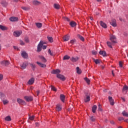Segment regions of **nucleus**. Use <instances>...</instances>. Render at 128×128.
I'll use <instances>...</instances> for the list:
<instances>
[{
  "mask_svg": "<svg viewBox=\"0 0 128 128\" xmlns=\"http://www.w3.org/2000/svg\"><path fill=\"white\" fill-rule=\"evenodd\" d=\"M70 24L72 28H74L76 26V23L74 21H72L70 22Z\"/></svg>",
  "mask_w": 128,
  "mask_h": 128,
  "instance_id": "nucleus-24",
  "label": "nucleus"
},
{
  "mask_svg": "<svg viewBox=\"0 0 128 128\" xmlns=\"http://www.w3.org/2000/svg\"><path fill=\"white\" fill-rule=\"evenodd\" d=\"M20 44L21 45V46H24V42H22V41H20Z\"/></svg>",
  "mask_w": 128,
  "mask_h": 128,
  "instance_id": "nucleus-55",
  "label": "nucleus"
},
{
  "mask_svg": "<svg viewBox=\"0 0 128 128\" xmlns=\"http://www.w3.org/2000/svg\"><path fill=\"white\" fill-rule=\"evenodd\" d=\"M84 80H86L87 84H90V79H88V78H85Z\"/></svg>",
  "mask_w": 128,
  "mask_h": 128,
  "instance_id": "nucleus-37",
  "label": "nucleus"
},
{
  "mask_svg": "<svg viewBox=\"0 0 128 128\" xmlns=\"http://www.w3.org/2000/svg\"><path fill=\"white\" fill-rule=\"evenodd\" d=\"M70 60H72V62H78V57H72L70 59Z\"/></svg>",
  "mask_w": 128,
  "mask_h": 128,
  "instance_id": "nucleus-22",
  "label": "nucleus"
},
{
  "mask_svg": "<svg viewBox=\"0 0 128 128\" xmlns=\"http://www.w3.org/2000/svg\"><path fill=\"white\" fill-rule=\"evenodd\" d=\"M44 44H46V42H44V41H41L40 42V43L38 45L37 52H40L42 51V48H43V50H46V46H44Z\"/></svg>",
  "mask_w": 128,
  "mask_h": 128,
  "instance_id": "nucleus-1",
  "label": "nucleus"
},
{
  "mask_svg": "<svg viewBox=\"0 0 128 128\" xmlns=\"http://www.w3.org/2000/svg\"><path fill=\"white\" fill-rule=\"evenodd\" d=\"M29 120H34V116H30L29 117Z\"/></svg>",
  "mask_w": 128,
  "mask_h": 128,
  "instance_id": "nucleus-45",
  "label": "nucleus"
},
{
  "mask_svg": "<svg viewBox=\"0 0 128 128\" xmlns=\"http://www.w3.org/2000/svg\"><path fill=\"white\" fill-rule=\"evenodd\" d=\"M60 100L62 102H64V100H66V96L64 95L61 94L60 95Z\"/></svg>",
  "mask_w": 128,
  "mask_h": 128,
  "instance_id": "nucleus-21",
  "label": "nucleus"
},
{
  "mask_svg": "<svg viewBox=\"0 0 128 128\" xmlns=\"http://www.w3.org/2000/svg\"><path fill=\"white\" fill-rule=\"evenodd\" d=\"M92 54H94V55H96V54L97 52H96V51H92Z\"/></svg>",
  "mask_w": 128,
  "mask_h": 128,
  "instance_id": "nucleus-59",
  "label": "nucleus"
},
{
  "mask_svg": "<svg viewBox=\"0 0 128 128\" xmlns=\"http://www.w3.org/2000/svg\"><path fill=\"white\" fill-rule=\"evenodd\" d=\"M3 64H4L5 66H8L10 64V61L6 60L2 62Z\"/></svg>",
  "mask_w": 128,
  "mask_h": 128,
  "instance_id": "nucleus-38",
  "label": "nucleus"
},
{
  "mask_svg": "<svg viewBox=\"0 0 128 128\" xmlns=\"http://www.w3.org/2000/svg\"><path fill=\"white\" fill-rule=\"evenodd\" d=\"M17 102L19 104H26V102L20 98H18Z\"/></svg>",
  "mask_w": 128,
  "mask_h": 128,
  "instance_id": "nucleus-10",
  "label": "nucleus"
},
{
  "mask_svg": "<svg viewBox=\"0 0 128 128\" xmlns=\"http://www.w3.org/2000/svg\"><path fill=\"white\" fill-rule=\"evenodd\" d=\"M121 98L122 100H123V102H126V100L124 99V98L121 97Z\"/></svg>",
  "mask_w": 128,
  "mask_h": 128,
  "instance_id": "nucleus-61",
  "label": "nucleus"
},
{
  "mask_svg": "<svg viewBox=\"0 0 128 128\" xmlns=\"http://www.w3.org/2000/svg\"><path fill=\"white\" fill-rule=\"evenodd\" d=\"M122 114L124 116H126L128 118V114L126 111H123L122 112Z\"/></svg>",
  "mask_w": 128,
  "mask_h": 128,
  "instance_id": "nucleus-34",
  "label": "nucleus"
},
{
  "mask_svg": "<svg viewBox=\"0 0 128 128\" xmlns=\"http://www.w3.org/2000/svg\"><path fill=\"white\" fill-rule=\"evenodd\" d=\"M96 108H98V106L96 105H94L92 107V112L93 114H96Z\"/></svg>",
  "mask_w": 128,
  "mask_h": 128,
  "instance_id": "nucleus-23",
  "label": "nucleus"
},
{
  "mask_svg": "<svg viewBox=\"0 0 128 128\" xmlns=\"http://www.w3.org/2000/svg\"><path fill=\"white\" fill-rule=\"evenodd\" d=\"M128 86L124 85V87H123V88H122V92H128Z\"/></svg>",
  "mask_w": 128,
  "mask_h": 128,
  "instance_id": "nucleus-25",
  "label": "nucleus"
},
{
  "mask_svg": "<svg viewBox=\"0 0 128 128\" xmlns=\"http://www.w3.org/2000/svg\"><path fill=\"white\" fill-rule=\"evenodd\" d=\"M10 22H18V18L14 16H12L10 18Z\"/></svg>",
  "mask_w": 128,
  "mask_h": 128,
  "instance_id": "nucleus-13",
  "label": "nucleus"
},
{
  "mask_svg": "<svg viewBox=\"0 0 128 128\" xmlns=\"http://www.w3.org/2000/svg\"><path fill=\"white\" fill-rule=\"evenodd\" d=\"M75 42H76V40H72L70 41V44H74Z\"/></svg>",
  "mask_w": 128,
  "mask_h": 128,
  "instance_id": "nucleus-47",
  "label": "nucleus"
},
{
  "mask_svg": "<svg viewBox=\"0 0 128 128\" xmlns=\"http://www.w3.org/2000/svg\"><path fill=\"white\" fill-rule=\"evenodd\" d=\"M54 8L56 10H60V6L58 4H54Z\"/></svg>",
  "mask_w": 128,
  "mask_h": 128,
  "instance_id": "nucleus-29",
  "label": "nucleus"
},
{
  "mask_svg": "<svg viewBox=\"0 0 128 128\" xmlns=\"http://www.w3.org/2000/svg\"><path fill=\"white\" fill-rule=\"evenodd\" d=\"M60 70L59 69L54 70L51 72V73L53 74H60Z\"/></svg>",
  "mask_w": 128,
  "mask_h": 128,
  "instance_id": "nucleus-6",
  "label": "nucleus"
},
{
  "mask_svg": "<svg viewBox=\"0 0 128 128\" xmlns=\"http://www.w3.org/2000/svg\"><path fill=\"white\" fill-rule=\"evenodd\" d=\"M36 25L38 28H42V24L40 22H36Z\"/></svg>",
  "mask_w": 128,
  "mask_h": 128,
  "instance_id": "nucleus-30",
  "label": "nucleus"
},
{
  "mask_svg": "<svg viewBox=\"0 0 128 128\" xmlns=\"http://www.w3.org/2000/svg\"><path fill=\"white\" fill-rule=\"evenodd\" d=\"M34 78H31L27 82L28 84H29L30 86H32V84H34Z\"/></svg>",
  "mask_w": 128,
  "mask_h": 128,
  "instance_id": "nucleus-5",
  "label": "nucleus"
},
{
  "mask_svg": "<svg viewBox=\"0 0 128 128\" xmlns=\"http://www.w3.org/2000/svg\"><path fill=\"white\" fill-rule=\"evenodd\" d=\"M86 98H84V102H88L90 100V94L88 93L86 94Z\"/></svg>",
  "mask_w": 128,
  "mask_h": 128,
  "instance_id": "nucleus-3",
  "label": "nucleus"
},
{
  "mask_svg": "<svg viewBox=\"0 0 128 128\" xmlns=\"http://www.w3.org/2000/svg\"><path fill=\"white\" fill-rule=\"evenodd\" d=\"M124 122H128V119L125 120H124Z\"/></svg>",
  "mask_w": 128,
  "mask_h": 128,
  "instance_id": "nucleus-63",
  "label": "nucleus"
},
{
  "mask_svg": "<svg viewBox=\"0 0 128 128\" xmlns=\"http://www.w3.org/2000/svg\"><path fill=\"white\" fill-rule=\"evenodd\" d=\"M112 42H107V45L108 46L109 48H112Z\"/></svg>",
  "mask_w": 128,
  "mask_h": 128,
  "instance_id": "nucleus-41",
  "label": "nucleus"
},
{
  "mask_svg": "<svg viewBox=\"0 0 128 128\" xmlns=\"http://www.w3.org/2000/svg\"><path fill=\"white\" fill-rule=\"evenodd\" d=\"M48 40L50 42H54V40L52 37H48Z\"/></svg>",
  "mask_w": 128,
  "mask_h": 128,
  "instance_id": "nucleus-44",
  "label": "nucleus"
},
{
  "mask_svg": "<svg viewBox=\"0 0 128 128\" xmlns=\"http://www.w3.org/2000/svg\"><path fill=\"white\" fill-rule=\"evenodd\" d=\"M90 120L91 122H94L96 120V118L94 117V116H92L90 118Z\"/></svg>",
  "mask_w": 128,
  "mask_h": 128,
  "instance_id": "nucleus-43",
  "label": "nucleus"
},
{
  "mask_svg": "<svg viewBox=\"0 0 128 128\" xmlns=\"http://www.w3.org/2000/svg\"><path fill=\"white\" fill-rule=\"evenodd\" d=\"M34 6H38V4H40V2L38 1V0H34L32 2Z\"/></svg>",
  "mask_w": 128,
  "mask_h": 128,
  "instance_id": "nucleus-26",
  "label": "nucleus"
},
{
  "mask_svg": "<svg viewBox=\"0 0 128 128\" xmlns=\"http://www.w3.org/2000/svg\"><path fill=\"white\" fill-rule=\"evenodd\" d=\"M94 62L95 64H100V60H94Z\"/></svg>",
  "mask_w": 128,
  "mask_h": 128,
  "instance_id": "nucleus-50",
  "label": "nucleus"
},
{
  "mask_svg": "<svg viewBox=\"0 0 128 128\" xmlns=\"http://www.w3.org/2000/svg\"><path fill=\"white\" fill-rule=\"evenodd\" d=\"M99 54L101 56H106V52L104 50L100 51Z\"/></svg>",
  "mask_w": 128,
  "mask_h": 128,
  "instance_id": "nucleus-19",
  "label": "nucleus"
},
{
  "mask_svg": "<svg viewBox=\"0 0 128 128\" xmlns=\"http://www.w3.org/2000/svg\"><path fill=\"white\" fill-rule=\"evenodd\" d=\"M22 33V31H15L13 32V35L14 36H16V38H18Z\"/></svg>",
  "mask_w": 128,
  "mask_h": 128,
  "instance_id": "nucleus-4",
  "label": "nucleus"
},
{
  "mask_svg": "<svg viewBox=\"0 0 128 128\" xmlns=\"http://www.w3.org/2000/svg\"><path fill=\"white\" fill-rule=\"evenodd\" d=\"M56 78H60V80H66V78L62 74H58L56 75Z\"/></svg>",
  "mask_w": 128,
  "mask_h": 128,
  "instance_id": "nucleus-7",
  "label": "nucleus"
},
{
  "mask_svg": "<svg viewBox=\"0 0 128 128\" xmlns=\"http://www.w3.org/2000/svg\"><path fill=\"white\" fill-rule=\"evenodd\" d=\"M119 66H120V68H122V62H120Z\"/></svg>",
  "mask_w": 128,
  "mask_h": 128,
  "instance_id": "nucleus-54",
  "label": "nucleus"
},
{
  "mask_svg": "<svg viewBox=\"0 0 128 128\" xmlns=\"http://www.w3.org/2000/svg\"><path fill=\"white\" fill-rule=\"evenodd\" d=\"M48 52L50 54V56H54V54H52V51L50 50V49H49L48 50Z\"/></svg>",
  "mask_w": 128,
  "mask_h": 128,
  "instance_id": "nucleus-48",
  "label": "nucleus"
},
{
  "mask_svg": "<svg viewBox=\"0 0 128 128\" xmlns=\"http://www.w3.org/2000/svg\"><path fill=\"white\" fill-rule=\"evenodd\" d=\"M2 102L4 104H8V100H2Z\"/></svg>",
  "mask_w": 128,
  "mask_h": 128,
  "instance_id": "nucleus-40",
  "label": "nucleus"
},
{
  "mask_svg": "<svg viewBox=\"0 0 128 128\" xmlns=\"http://www.w3.org/2000/svg\"><path fill=\"white\" fill-rule=\"evenodd\" d=\"M110 24H111V26H112L116 27V20L114 19H112L111 21V22H110Z\"/></svg>",
  "mask_w": 128,
  "mask_h": 128,
  "instance_id": "nucleus-14",
  "label": "nucleus"
},
{
  "mask_svg": "<svg viewBox=\"0 0 128 128\" xmlns=\"http://www.w3.org/2000/svg\"><path fill=\"white\" fill-rule=\"evenodd\" d=\"M90 20H94V18H92V17H90Z\"/></svg>",
  "mask_w": 128,
  "mask_h": 128,
  "instance_id": "nucleus-64",
  "label": "nucleus"
},
{
  "mask_svg": "<svg viewBox=\"0 0 128 128\" xmlns=\"http://www.w3.org/2000/svg\"><path fill=\"white\" fill-rule=\"evenodd\" d=\"M64 20H66L67 22H70V18H68V17H64Z\"/></svg>",
  "mask_w": 128,
  "mask_h": 128,
  "instance_id": "nucleus-51",
  "label": "nucleus"
},
{
  "mask_svg": "<svg viewBox=\"0 0 128 128\" xmlns=\"http://www.w3.org/2000/svg\"><path fill=\"white\" fill-rule=\"evenodd\" d=\"M24 98L26 102H32V96H25Z\"/></svg>",
  "mask_w": 128,
  "mask_h": 128,
  "instance_id": "nucleus-9",
  "label": "nucleus"
},
{
  "mask_svg": "<svg viewBox=\"0 0 128 128\" xmlns=\"http://www.w3.org/2000/svg\"><path fill=\"white\" fill-rule=\"evenodd\" d=\"M76 70L77 74H82V70L80 69L79 67H76Z\"/></svg>",
  "mask_w": 128,
  "mask_h": 128,
  "instance_id": "nucleus-31",
  "label": "nucleus"
},
{
  "mask_svg": "<svg viewBox=\"0 0 128 128\" xmlns=\"http://www.w3.org/2000/svg\"><path fill=\"white\" fill-rule=\"evenodd\" d=\"M30 66H31L32 68V69L34 70L36 68V64H30Z\"/></svg>",
  "mask_w": 128,
  "mask_h": 128,
  "instance_id": "nucleus-49",
  "label": "nucleus"
},
{
  "mask_svg": "<svg viewBox=\"0 0 128 128\" xmlns=\"http://www.w3.org/2000/svg\"><path fill=\"white\" fill-rule=\"evenodd\" d=\"M118 120H120H120H124V118L122 117H119L118 118Z\"/></svg>",
  "mask_w": 128,
  "mask_h": 128,
  "instance_id": "nucleus-53",
  "label": "nucleus"
},
{
  "mask_svg": "<svg viewBox=\"0 0 128 128\" xmlns=\"http://www.w3.org/2000/svg\"><path fill=\"white\" fill-rule=\"evenodd\" d=\"M36 126H40V124H38V122H36Z\"/></svg>",
  "mask_w": 128,
  "mask_h": 128,
  "instance_id": "nucleus-58",
  "label": "nucleus"
},
{
  "mask_svg": "<svg viewBox=\"0 0 128 128\" xmlns=\"http://www.w3.org/2000/svg\"><path fill=\"white\" fill-rule=\"evenodd\" d=\"M36 94H37V96H38L40 94V91L36 92Z\"/></svg>",
  "mask_w": 128,
  "mask_h": 128,
  "instance_id": "nucleus-62",
  "label": "nucleus"
},
{
  "mask_svg": "<svg viewBox=\"0 0 128 128\" xmlns=\"http://www.w3.org/2000/svg\"><path fill=\"white\" fill-rule=\"evenodd\" d=\"M98 110L102 112V104H99L98 106Z\"/></svg>",
  "mask_w": 128,
  "mask_h": 128,
  "instance_id": "nucleus-46",
  "label": "nucleus"
},
{
  "mask_svg": "<svg viewBox=\"0 0 128 128\" xmlns=\"http://www.w3.org/2000/svg\"><path fill=\"white\" fill-rule=\"evenodd\" d=\"M28 62H23V64L20 65L22 70H24L28 66Z\"/></svg>",
  "mask_w": 128,
  "mask_h": 128,
  "instance_id": "nucleus-8",
  "label": "nucleus"
},
{
  "mask_svg": "<svg viewBox=\"0 0 128 128\" xmlns=\"http://www.w3.org/2000/svg\"><path fill=\"white\" fill-rule=\"evenodd\" d=\"M70 57L68 55H66L64 56L63 60H70Z\"/></svg>",
  "mask_w": 128,
  "mask_h": 128,
  "instance_id": "nucleus-36",
  "label": "nucleus"
},
{
  "mask_svg": "<svg viewBox=\"0 0 128 128\" xmlns=\"http://www.w3.org/2000/svg\"><path fill=\"white\" fill-rule=\"evenodd\" d=\"M5 120L7 122H10L12 120V118H10V116H8L5 118Z\"/></svg>",
  "mask_w": 128,
  "mask_h": 128,
  "instance_id": "nucleus-35",
  "label": "nucleus"
},
{
  "mask_svg": "<svg viewBox=\"0 0 128 128\" xmlns=\"http://www.w3.org/2000/svg\"><path fill=\"white\" fill-rule=\"evenodd\" d=\"M4 78V76L2 74H0V80H2Z\"/></svg>",
  "mask_w": 128,
  "mask_h": 128,
  "instance_id": "nucleus-57",
  "label": "nucleus"
},
{
  "mask_svg": "<svg viewBox=\"0 0 128 128\" xmlns=\"http://www.w3.org/2000/svg\"><path fill=\"white\" fill-rule=\"evenodd\" d=\"M1 4L2 6H8V2L4 1H2L1 2Z\"/></svg>",
  "mask_w": 128,
  "mask_h": 128,
  "instance_id": "nucleus-32",
  "label": "nucleus"
},
{
  "mask_svg": "<svg viewBox=\"0 0 128 128\" xmlns=\"http://www.w3.org/2000/svg\"><path fill=\"white\" fill-rule=\"evenodd\" d=\"M78 38H80V40H82V42H84V38L82 37V36L80 35V34H78Z\"/></svg>",
  "mask_w": 128,
  "mask_h": 128,
  "instance_id": "nucleus-33",
  "label": "nucleus"
},
{
  "mask_svg": "<svg viewBox=\"0 0 128 128\" xmlns=\"http://www.w3.org/2000/svg\"><path fill=\"white\" fill-rule=\"evenodd\" d=\"M0 29L2 30H8V28H6V26L0 25Z\"/></svg>",
  "mask_w": 128,
  "mask_h": 128,
  "instance_id": "nucleus-28",
  "label": "nucleus"
},
{
  "mask_svg": "<svg viewBox=\"0 0 128 128\" xmlns=\"http://www.w3.org/2000/svg\"><path fill=\"white\" fill-rule=\"evenodd\" d=\"M70 36L68 35H66L64 38L63 40L64 42H68V40H70Z\"/></svg>",
  "mask_w": 128,
  "mask_h": 128,
  "instance_id": "nucleus-16",
  "label": "nucleus"
},
{
  "mask_svg": "<svg viewBox=\"0 0 128 128\" xmlns=\"http://www.w3.org/2000/svg\"><path fill=\"white\" fill-rule=\"evenodd\" d=\"M39 58L42 62H46V59L42 56H38Z\"/></svg>",
  "mask_w": 128,
  "mask_h": 128,
  "instance_id": "nucleus-15",
  "label": "nucleus"
},
{
  "mask_svg": "<svg viewBox=\"0 0 128 128\" xmlns=\"http://www.w3.org/2000/svg\"><path fill=\"white\" fill-rule=\"evenodd\" d=\"M22 56L24 58H28V54H26V52H23L22 54Z\"/></svg>",
  "mask_w": 128,
  "mask_h": 128,
  "instance_id": "nucleus-20",
  "label": "nucleus"
},
{
  "mask_svg": "<svg viewBox=\"0 0 128 128\" xmlns=\"http://www.w3.org/2000/svg\"><path fill=\"white\" fill-rule=\"evenodd\" d=\"M110 124H114V121H110Z\"/></svg>",
  "mask_w": 128,
  "mask_h": 128,
  "instance_id": "nucleus-60",
  "label": "nucleus"
},
{
  "mask_svg": "<svg viewBox=\"0 0 128 128\" xmlns=\"http://www.w3.org/2000/svg\"><path fill=\"white\" fill-rule=\"evenodd\" d=\"M36 64H38V66H40V68H46V65L45 64L40 62H37Z\"/></svg>",
  "mask_w": 128,
  "mask_h": 128,
  "instance_id": "nucleus-18",
  "label": "nucleus"
},
{
  "mask_svg": "<svg viewBox=\"0 0 128 128\" xmlns=\"http://www.w3.org/2000/svg\"><path fill=\"white\" fill-rule=\"evenodd\" d=\"M100 24L102 28H108L106 24V23L102 21L100 22Z\"/></svg>",
  "mask_w": 128,
  "mask_h": 128,
  "instance_id": "nucleus-17",
  "label": "nucleus"
},
{
  "mask_svg": "<svg viewBox=\"0 0 128 128\" xmlns=\"http://www.w3.org/2000/svg\"><path fill=\"white\" fill-rule=\"evenodd\" d=\"M0 98L1 100H4V98H6V95L4 93L0 92Z\"/></svg>",
  "mask_w": 128,
  "mask_h": 128,
  "instance_id": "nucleus-27",
  "label": "nucleus"
},
{
  "mask_svg": "<svg viewBox=\"0 0 128 128\" xmlns=\"http://www.w3.org/2000/svg\"><path fill=\"white\" fill-rule=\"evenodd\" d=\"M13 48L14 50H18V46H14Z\"/></svg>",
  "mask_w": 128,
  "mask_h": 128,
  "instance_id": "nucleus-56",
  "label": "nucleus"
},
{
  "mask_svg": "<svg viewBox=\"0 0 128 128\" xmlns=\"http://www.w3.org/2000/svg\"><path fill=\"white\" fill-rule=\"evenodd\" d=\"M51 90L54 92H56V88L52 86H50Z\"/></svg>",
  "mask_w": 128,
  "mask_h": 128,
  "instance_id": "nucleus-42",
  "label": "nucleus"
},
{
  "mask_svg": "<svg viewBox=\"0 0 128 128\" xmlns=\"http://www.w3.org/2000/svg\"><path fill=\"white\" fill-rule=\"evenodd\" d=\"M62 105L60 104H58L56 105V110L57 112H60L62 110Z\"/></svg>",
  "mask_w": 128,
  "mask_h": 128,
  "instance_id": "nucleus-11",
  "label": "nucleus"
},
{
  "mask_svg": "<svg viewBox=\"0 0 128 128\" xmlns=\"http://www.w3.org/2000/svg\"><path fill=\"white\" fill-rule=\"evenodd\" d=\"M110 40H111L112 44H116V37L114 35H111L110 36Z\"/></svg>",
  "mask_w": 128,
  "mask_h": 128,
  "instance_id": "nucleus-2",
  "label": "nucleus"
},
{
  "mask_svg": "<svg viewBox=\"0 0 128 128\" xmlns=\"http://www.w3.org/2000/svg\"><path fill=\"white\" fill-rule=\"evenodd\" d=\"M24 40H25V42H30L28 40V37H26Z\"/></svg>",
  "mask_w": 128,
  "mask_h": 128,
  "instance_id": "nucleus-52",
  "label": "nucleus"
},
{
  "mask_svg": "<svg viewBox=\"0 0 128 128\" xmlns=\"http://www.w3.org/2000/svg\"><path fill=\"white\" fill-rule=\"evenodd\" d=\"M22 8L24 10H30L29 7H26V6H22Z\"/></svg>",
  "mask_w": 128,
  "mask_h": 128,
  "instance_id": "nucleus-39",
  "label": "nucleus"
},
{
  "mask_svg": "<svg viewBox=\"0 0 128 128\" xmlns=\"http://www.w3.org/2000/svg\"><path fill=\"white\" fill-rule=\"evenodd\" d=\"M108 100L110 102V104H111V106H114V99H112V97L109 96Z\"/></svg>",
  "mask_w": 128,
  "mask_h": 128,
  "instance_id": "nucleus-12",
  "label": "nucleus"
}]
</instances>
